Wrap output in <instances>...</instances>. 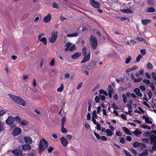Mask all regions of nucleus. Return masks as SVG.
<instances>
[{
    "mask_svg": "<svg viewBox=\"0 0 156 156\" xmlns=\"http://www.w3.org/2000/svg\"><path fill=\"white\" fill-rule=\"evenodd\" d=\"M58 31L53 30L51 33V36L56 40L58 37Z\"/></svg>",
    "mask_w": 156,
    "mask_h": 156,
    "instance_id": "nucleus-19",
    "label": "nucleus"
},
{
    "mask_svg": "<svg viewBox=\"0 0 156 156\" xmlns=\"http://www.w3.org/2000/svg\"><path fill=\"white\" fill-rule=\"evenodd\" d=\"M141 58V56L140 55H139L137 57L136 59V62H139L140 59V58Z\"/></svg>",
    "mask_w": 156,
    "mask_h": 156,
    "instance_id": "nucleus-60",
    "label": "nucleus"
},
{
    "mask_svg": "<svg viewBox=\"0 0 156 156\" xmlns=\"http://www.w3.org/2000/svg\"><path fill=\"white\" fill-rule=\"evenodd\" d=\"M131 58H132L130 56H129L126 59V63L127 64H128L131 60Z\"/></svg>",
    "mask_w": 156,
    "mask_h": 156,
    "instance_id": "nucleus-43",
    "label": "nucleus"
},
{
    "mask_svg": "<svg viewBox=\"0 0 156 156\" xmlns=\"http://www.w3.org/2000/svg\"><path fill=\"white\" fill-rule=\"evenodd\" d=\"M99 93H100V94H103V95H105V96H107L108 95V93H107L104 90H102V89H101L99 90Z\"/></svg>",
    "mask_w": 156,
    "mask_h": 156,
    "instance_id": "nucleus-33",
    "label": "nucleus"
},
{
    "mask_svg": "<svg viewBox=\"0 0 156 156\" xmlns=\"http://www.w3.org/2000/svg\"><path fill=\"white\" fill-rule=\"evenodd\" d=\"M142 132L139 129H136L133 132V133L136 136H138L141 134Z\"/></svg>",
    "mask_w": 156,
    "mask_h": 156,
    "instance_id": "nucleus-21",
    "label": "nucleus"
},
{
    "mask_svg": "<svg viewBox=\"0 0 156 156\" xmlns=\"http://www.w3.org/2000/svg\"><path fill=\"white\" fill-rule=\"evenodd\" d=\"M8 95L15 102L23 106H25L26 103L25 101L20 97L13 95L11 94H9Z\"/></svg>",
    "mask_w": 156,
    "mask_h": 156,
    "instance_id": "nucleus-1",
    "label": "nucleus"
},
{
    "mask_svg": "<svg viewBox=\"0 0 156 156\" xmlns=\"http://www.w3.org/2000/svg\"><path fill=\"white\" fill-rule=\"evenodd\" d=\"M98 95L100 98L103 101L105 99V96H104L103 95H102L101 94H99Z\"/></svg>",
    "mask_w": 156,
    "mask_h": 156,
    "instance_id": "nucleus-54",
    "label": "nucleus"
},
{
    "mask_svg": "<svg viewBox=\"0 0 156 156\" xmlns=\"http://www.w3.org/2000/svg\"><path fill=\"white\" fill-rule=\"evenodd\" d=\"M92 115H93V116H92V117L96 118H97L98 116L96 114V110H94L93 111V112H92Z\"/></svg>",
    "mask_w": 156,
    "mask_h": 156,
    "instance_id": "nucleus-49",
    "label": "nucleus"
},
{
    "mask_svg": "<svg viewBox=\"0 0 156 156\" xmlns=\"http://www.w3.org/2000/svg\"><path fill=\"white\" fill-rule=\"evenodd\" d=\"M122 97L124 102V103H126L127 101V98L126 95L124 94H122Z\"/></svg>",
    "mask_w": 156,
    "mask_h": 156,
    "instance_id": "nucleus-35",
    "label": "nucleus"
},
{
    "mask_svg": "<svg viewBox=\"0 0 156 156\" xmlns=\"http://www.w3.org/2000/svg\"><path fill=\"white\" fill-rule=\"evenodd\" d=\"M72 45V43H67L65 45V47H66L65 49V51H69V48L70 46Z\"/></svg>",
    "mask_w": 156,
    "mask_h": 156,
    "instance_id": "nucleus-28",
    "label": "nucleus"
},
{
    "mask_svg": "<svg viewBox=\"0 0 156 156\" xmlns=\"http://www.w3.org/2000/svg\"><path fill=\"white\" fill-rule=\"evenodd\" d=\"M90 3L94 8L98 9L100 8V3L94 0H90Z\"/></svg>",
    "mask_w": 156,
    "mask_h": 156,
    "instance_id": "nucleus-8",
    "label": "nucleus"
},
{
    "mask_svg": "<svg viewBox=\"0 0 156 156\" xmlns=\"http://www.w3.org/2000/svg\"><path fill=\"white\" fill-rule=\"evenodd\" d=\"M142 117L143 119H145V122L148 124H152V122L150 120L149 118L145 116H143Z\"/></svg>",
    "mask_w": 156,
    "mask_h": 156,
    "instance_id": "nucleus-18",
    "label": "nucleus"
},
{
    "mask_svg": "<svg viewBox=\"0 0 156 156\" xmlns=\"http://www.w3.org/2000/svg\"><path fill=\"white\" fill-rule=\"evenodd\" d=\"M147 68L148 69H151L153 68V65L150 63H147Z\"/></svg>",
    "mask_w": 156,
    "mask_h": 156,
    "instance_id": "nucleus-36",
    "label": "nucleus"
},
{
    "mask_svg": "<svg viewBox=\"0 0 156 156\" xmlns=\"http://www.w3.org/2000/svg\"><path fill=\"white\" fill-rule=\"evenodd\" d=\"M126 140L128 141H130L132 140L131 137L129 136H127L126 138Z\"/></svg>",
    "mask_w": 156,
    "mask_h": 156,
    "instance_id": "nucleus-64",
    "label": "nucleus"
},
{
    "mask_svg": "<svg viewBox=\"0 0 156 156\" xmlns=\"http://www.w3.org/2000/svg\"><path fill=\"white\" fill-rule=\"evenodd\" d=\"M7 112L6 110H2L0 111V116H2L5 114Z\"/></svg>",
    "mask_w": 156,
    "mask_h": 156,
    "instance_id": "nucleus-40",
    "label": "nucleus"
},
{
    "mask_svg": "<svg viewBox=\"0 0 156 156\" xmlns=\"http://www.w3.org/2000/svg\"><path fill=\"white\" fill-rule=\"evenodd\" d=\"M140 53L142 55H144L146 54V52L145 49H143L140 50Z\"/></svg>",
    "mask_w": 156,
    "mask_h": 156,
    "instance_id": "nucleus-62",
    "label": "nucleus"
},
{
    "mask_svg": "<svg viewBox=\"0 0 156 156\" xmlns=\"http://www.w3.org/2000/svg\"><path fill=\"white\" fill-rule=\"evenodd\" d=\"M64 87L63 84V83H62L60 87L58 88L57 89V91L59 92H62L63 89Z\"/></svg>",
    "mask_w": 156,
    "mask_h": 156,
    "instance_id": "nucleus-31",
    "label": "nucleus"
},
{
    "mask_svg": "<svg viewBox=\"0 0 156 156\" xmlns=\"http://www.w3.org/2000/svg\"><path fill=\"white\" fill-rule=\"evenodd\" d=\"M94 135L98 139H101L100 136L98 134L94 132Z\"/></svg>",
    "mask_w": 156,
    "mask_h": 156,
    "instance_id": "nucleus-61",
    "label": "nucleus"
},
{
    "mask_svg": "<svg viewBox=\"0 0 156 156\" xmlns=\"http://www.w3.org/2000/svg\"><path fill=\"white\" fill-rule=\"evenodd\" d=\"M54 149V148L52 147H50L47 149L48 152L50 153Z\"/></svg>",
    "mask_w": 156,
    "mask_h": 156,
    "instance_id": "nucleus-57",
    "label": "nucleus"
},
{
    "mask_svg": "<svg viewBox=\"0 0 156 156\" xmlns=\"http://www.w3.org/2000/svg\"><path fill=\"white\" fill-rule=\"evenodd\" d=\"M12 153L16 155L21 154L23 153V151L22 150L18 149H16L13 150L12 151Z\"/></svg>",
    "mask_w": 156,
    "mask_h": 156,
    "instance_id": "nucleus-15",
    "label": "nucleus"
},
{
    "mask_svg": "<svg viewBox=\"0 0 156 156\" xmlns=\"http://www.w3.org/2000/svg\"><path fill=\"white\" fill-rule=\"evenodd\" d=\"M48 40L50 43H53L56 40L52 36L49 37L48 38Z\"/></svg>",
    "mask_w": 156,
    "mask_h": 156,
    "instance_id": "nucleus-30",
    "label": "nucleus"
},
{
    "mask_svg": "<svg viewBox=\"0 0 156 156\" xmlns=\"http://www.w3.org/2000/svg\"><path fill=\"white\" fill-rule=\"evenodd\" d=\"M61 142L64 147L66 146L68 143V142L64 137H62L60 139Z\"/></svg>",
    "mask_w": 156,
    "mask_h": 156,
    "instance_id": "nucleus-12",
    "label": "nucleus"
},
{
    "mask_svg": "<svg viewBox=\"0 0 156 156\" xmlns=\"http://www.w3.org/2000/svg\"><path fill=\"white\" fill-rule=\"evenodd\" d=\"M120 142L122 144H124L125 143L126 141L124 138H122L119 140Z\"/></svg>",
    "mask_w": 156,
    "mask_h": 156,
    "instance_id": "nucleus-59",
    "label": "nucleus"
},
{
    "mask_svg": "<svg viewBox=\"0 0 156 156\" xmlns=\"http://www.w3.org/2000/svg\"><path fill=\"white\" fill-rule=\"evenodd\" d=\"M52 7L54 8L55 9H58V6L57 4L55 2H54L53 3V4L52 5Z\"/></svg>",
    "mask_w": 156,
    "mask_h": 156,
    "instance_id": "nucleus-48",
    "label": "nucleus"
},
{
    "mask_svg": "<svg viewBox=\"0 0 156 156\" xmlns=\"http://www.w3.org/2000/svg\"><path fill=\"white\" fill-rule=\"evenodd\" d=\"M148 153L147 149L144 150L142 153L138 154V156H147Z\"/></svg>",
    "mask_w": 156,
    "mask_h": 156,
    "instance_id": "nucleus-20",
    "label": "nucleus"
},
{
    "mask_svg": "<svg viewBox=\"0 0 156 156\" xmlns=\"http://www.w3.org/2000/svg\"><path fill=\"white\" fill-rule=\"evenodd\" d=\"M81 55V53H76L71 56V58L72 59H76L77 58H78Z\"/></svg>",
    "mask_w": 156,
    "mask_h": 156,
    "instance_id": "nucleus-24",
    "label": "nucleus"
},
{
    "mask_svg": "<svg viewBox=\"0 0 156 156\" xmlns=\"http://www.w3.org/2000/svg\"><path fill=\"white\" fill-rule=\"evenodd\" d=\"M48 142L44 138H43L40 142L39 144L38 152L40 154H41L43 151L47 147Z\"/></svg>",
    "mask_w": 156,
    "mask_h": 156,
    "instance_id": "nucleus-2",
    "label": "nucleus"
},
{
    "mask_svg": "<svg viewBox=\"0 0 156 156\" xmlns=\"http://www.w3.org/2000/svg\"><path fill=\"white\" fill-rule=\"evenodd\" d=\"M113 132L110 129H108L106 130L105 133L107 135L109 136H111L113 135Z\"/></svg>",
    "mask_w": 156,
    "mask_h": 156,
    "instance_id": "nucleus-23",
    "label": "nucleus"
},
{
    "mask_svg": "<svg viewBox=\"0 0 156 156\" xmlns=\"http://www.w3.org/2000/svg\"><path fill=\"white\" fill-rule=\"evenodd\" d=\"M22 149L24 151H29L31 149V146L28 144H24L22 146Z\"/></svg>",
    "mask_w": 156,
    "mask_h": 156,
    "instance_id": "nucleus-16",
    "label": "nucleus"
},
{
    "mask_svg": "<svg viewBox=\"0 0 156 156\" xmlns=\"http://www.w3.org/2000/svg\"><path fill=\"white\" fill-rule=\"evenodd\" d=\"M151 76L153 79L156 81V73L154 72H153L151 73Z\"/></svg>",
    "mask_w": 156,
    "mask_h": 156,
    "instance_id": "nucleus-44",
    "label": "nucleus"
},
{
    "mask_svg": "<svg viewBox=\"0 0 156 156\" xmlns=\"http://www.w3.org/2000/svg\"><path fill=\"white\" fill-rule=\"evenodd\" d=\"M124 152L126 156H132L131 154L126 150H125Z\"/></svg>",
    "mask_w": 156,
    "mask_h": 156,
    "instance_id": "nucleus-50",
    "label": "nucleus"
},
{
    "mask_svg": "<svg viewBox=\"0 0 156 156\" xmlns=\"http://www.w3.org/2000/svg\"><path fill=\"white\" fill-rule=\"evenodd\" d=\"M66 121V117H64L62 119V126H64V125Z\"/></svg>",
    "mask_w": 156,
    "mask_h": 156,
    "instance_id": "nucleus-52",
    "label": "nucleus"
},
{
    "mask_svg": "<svg viewBox=\"0 0 156 156\" xmlns=\"http://www.w3.org/2000/svg\"><path fill=\"white\" fill-rule=\"evenodd\" d=\"M128 109L129 112H132V107L131 105L129 104H127L126 105Z\"/></svg>",
    "mask_w": 156,
    "mask_h": 156,
    "instance_id": "nucleus-38",
    "label": "nucleus"
},
{
    "mask_svg": "<svg viewBox=\"0 0 156 156\" xmlns=\"http://www.w3.org/2000/svg\"><path fill=\"white\" fill-rule=\"evenodd\" d=\"M147 95L149 99H151L152 97V93L151 90L148 92Z\"/></svg>",
    "mask_w": 156,
    "mask_h": 156,
    "instance_id": "nucleus-56",
    "label": "nucleus"
},
{
    "mask_svg": "<svg viewBox=\"0 0 156 156\" xmlns=\"http://www.w3.org/2000/svg\"><path fill=\"white\" fill-rule=\"evenodd\" d=\"M136 40L139 41H142L144 40V39L142 37H136Z\"/></svg>",
    "mask_w": 156,
    "mask_h": 156,
    "instance_id": "nucleus-58",
    "label": "nucleus"
},
{
    "mask_svg": "<svg viewBox=\"0 0 156 156\" xmlns=\"http://www.w3.org/2000/svg\"><path fill=\"white\" fill-rule=\"evenodd\" d=\"M89 69H88L87 67L86 66H82L81 68V72L83 73H85L87 75H89Z\"/></svg>",
    "mask_w": 156,
    "mask_h": 156,
    "instance_id": "nucleus-13",
    "label": "nucleus"
},
{
    "mask_svg": "<svg viewBox=\"0 0 156 156\" xmlns=\"http://www.w3.org/2000/svg\"><path fill=\"white\" fill-rule=\"evenodd\" d=\"M122 129L124 131L125 133L129 135H131L132 134L129 133V131L128 130V128L126 127H123Z\"/></svg>",
    "mask_w": 156,
    "mask_h": 156,
    "instance_id": "nucleus-32",
    "label": "nucleus"
},
{
    "mask_svg": "<svg viewBox=\"0 0 156 156\" xmlns=\"http://www.w3.org/2000/svg\"><path fill=\"white\" fill-rule=\"evenodd\" d=\"M148 4L150 5H154V0H147Z\"/></svg>",
    "mask_w": 156,
    "mask_h": 156,
    "instance_id": "nucleus-45",
    "label": "nucleus"
},
{
    "mask_svg": "<svg viewBox=\"0 0 156 156\" xmlns=\"http://www.w3.org/2000/svg\"><path fill=\"white\" fill-rule=\"evenodd\" d=\"M151 134V133L150 132H147L144 133V136H150Z\"/></svg>",
    "mask_w": 156,
    "mask_h": 156,
    "instance_id": "nucleus-53",
    "label": "nucleus"
},
{
    "mask_svg": "<svg viewBox=\"0 0 156 156\" xmlns=\"http://www.w3.org/2000/svg\"><path fill=\"white\" fill-rule=\"evenodd\" d=\"M15 119L16 121L17 122H18L19 124H20V121H21V119L18 116H16L14 118V119Z\"/></svg>",
    "mask_w": 156,
    "mask_h": 156,
    "instance_id": "nucleus-46",
    "label": "nucleus"
},
{
    "mask_svg": "<svg viewBox=\"0 0 156 156\" xmlns=\"http://www.w3.org/2000/svg\"><path fill=\"white\" fill-rule=\"evenodd\" d=\"M133 91L139 97H142V94L140 92V90L139 88H135L134 89Z\"/></svg>",
    "mask_w": 156,
    "mask_h": 156,
    "instance_id": "nucleus-14",
    "label": "nucleus"
},
{
    "mask_svg": "<svg viewBox=\"0 0 156 156\" xmlns=\"http://www.w3.org/2000/svg\"><path fill=\"white\" fill-rule=\"evenodd\" d=\"M14 118L12 116H10L6 121V123L9 125L12 124L14 122Z\"/></svg>",
    "mask_w": 156,
    "mask_h": 156,
    "instance_id": "nucleus-9",
    "label": "nucleus"
},
{
    "mask_svg": "<svg viewBox=\"0 0 156 156\" xmlns=\"http://www.w3.org/2000/svg\"><path fill=\"white\" fill-rule=\"evenodd\" d=\"M155 9L153 7L148 8L147 10V12L153 13L155 12Z\"/></svg>",
    "mask_w": 156,
    "mask_h": 156,
    "instance_id": "nucleus-27",
    "label": "nucleus"
},
{
    "mask_svg": "<svg viewBox=\"0 0 156 156\" xmlns=\"http://www.w3.org/2000/svg\"><path fill=\"white\" fill-rule=\"evenodd\" d=\"M95 101L96 103H98L100 101V98L99 97L96 96L95 98Z\"/></svg>",
    "mask_w": 156,
    "mask_h": 156,
    "instance_id": "nucleus-63",
    "label": "nucleus"
},
{
    "mask_svg": "<svg viewBox=\"0 0 156 156\" xmlns=\"http://www.w3.org/2000/svg\"><path fill=\"white\" fill-rule=\"evenodd\" d=\"M61 131L62 133H65L67 132V130L66 129L64 128V126H62Z\"/></svg>",
    "mask_w": 156,
    "mask_h": 156,
    "instance_id": "nucleus-47",
    "label": "nucleus"
},
{
    "mask_svg": "<svg viewBox=\"0 0 156 156\" xmlns=\"http://www.w3.org/2000/svg\"><path fill=\"white\" fill-rule=\"evenodd\" d=\"M142 140L144 142L146 143L149 142V140L148 138H145L142 139Z\"/></svg>",
    "mask_w": 156,
    "mask_h": 156,
    "instance_id": "nucleus-55",
    "label": "nucleus"
},
{
    "mask_svg": "<svg viewBox=\"0 0 156 156\" xmlns=\"http://www.w3.org/2000/svg\"><path fill=\"white\" fill-rule=\"evenodd\" d=\"M24 139L26 143L31 144L32 143V140L30 136H26L24 138Z\"/></svg>",
    "mask_w": 156,
    "mask_h": 156,
    "instance_id": "nucleus-17",
    "label": "nucleus"
},
{
    "mask_svg": "<svg viewBox=\"0 0 156 156\" xmlns=\"http://www.w3.org/2000/svg\"><path fill=\"white\" fill-rule=\"evenodd\" d=\"M141 127L142 128L145 129H147L148 130H149L151 129V128L150 126H147L146 124H143L142 126Z\"/></svg>",
    "mask_w": 156,
    "mask_h": 156,
    "instance_id": "nucleus-34",
    "label": "nucleus"
},
{
    "mask_svg": "<svg viewBox=\"0 0 156 156\" xmlns=\"http://www.w3.org/2000/svg\"><path fill=\"white\" fill-rule=\"evenodd\" d=\"M151 21V20L149 19L142 20L141 21V23L144 25H147L148 23H150Z\"/></svg>",
    "mask_w": 156,
    "mask_h": 156,
    "instance_id": "nucleus-25",
    "label": "nucleus"
},
{
    "mask_svg": "<svg viewBox=\"0 0 156 156\" xmlns=\"http://www.w3.org/2000/svg\"><path fill=\"white\" fill-rule=\"evenodd\" d=\"M28 122L25 120H21L20 124H21L22 125H26L27 124Z\"/></svg>",
    "mask_w": 156,
    "mask_h": 156,
    "instance_id": "nucleus-37",
    "label": "nucleus"
},
{
    "mask_svg": "<svg viewBox=\"0 0 156 156\" xmlns=\"http://www.w3.org/2000/svg\"><path fill=\"white\" fill-rule=\"evenodd\" d=\"M151 143L153 145L152 150L154 151L156 150V136L153 135L151 136L150 138Z\"/></svg>",
    "mask_w": 156,
    "mask_h": 156,
    "instance_id": "nucleus-5",
    "label": "nucleus"
},
{
    "mask_svg": "<svg viewBox=\"0 0 156 156\" xmlns=\"http://www.w3.org/2000/svg\"><path fill=\"white\" fill-rule=\"evenodd\" d=\"M76 48V46L75 44H74L72 45H71L69 49V51H72L73 50H75Z\"/></svg>",
    "mask_w": 156,
    "mask_h": 156,
    "instance_id": "nucleus-39",
    "label": "nucleus"
},
{
    "mask_svg": "<svg viewBox=\"0 0 156 156\" xmlns=\"http://www.w3.org/2000/svg\"><path fill=\"white\" fill-rule=\"evenodd\" d=\"M5 128L4 123L2 121L0 122V131H2Z\"/></svg>",
    "mask_w": 156,
    "mask_h": 156,
    "instance_id": "nucleus-29",
    "label": "nucleus"
},
{
    "mask_svg": "<svg viewBox=\"0 0 156 156\" xmlns=\"http://www.w3.org/2000/svg\"><path fill=\"white\" fill-rule=\"evenodd\" d=\"M108 88L109 89L108 91V95L109 98H111L112 96V94L114 93V91L111 85H109Z\"/></svg>",
    "mask_w": 156,
    "mask_h": 156,
    "instance_id": "nucleus-11",
    "label": "nucleus"
},
{
    "mask_svg": "<svg viewBox=\"0 0 156 156\" xmlns=\"http://www.w3.org/2000/svg\"><path fill=\"white\" fill-rule=\"evenodd\" d=\"M78 32H76L74 33H73L72 34H67V36L68 37H76L78 36Z\"/></svg>",
    "mask_w": 156,
    "mask_h": 156,
    "instance_id": "nucleus-26",
    "label": "nucleus"
},
{
    "mask_svg": "<svg viewBox=\"0 0 156 156\" xmlns=\"http://www.w3.org/2000/svg\"><path fill=\"white\" fill-rule=\"evenodd\" d=\"M40 41H42L44 44H47V39L46 38L44 37L41 38L40 40Z\"/></svg>",
    "mask_w": 156,
    "mask_h": 156,
    "instance_id": "nucleus-41",
    "label": "nucleus"
},
{
    "mask_svg": "<svg viewBox=\"0 0 156 156\" xmlns=\"http://www.w3.org/2000/svg\"><path fill=\"white\" fill-rule=\"evenodd\" d=\"M121 11L124 13H132L133 11L129 9H122Z\"/></svg>",
    "mask_w": 156,
    "mask_h": 156,
    "instance_id": "nucleus-22",
    "label": "nucleus"
},
{
    "mask_svg": "<svg viewBox=\"0 0 156 156\" xmlns=\"http://www.w3.org/2000/svg\"><path fill=\"white\" fill-rule=\"evenodd\" d=\"M139 146H140V143L137 142H134L133 144V146L134 148H136Z\"/></svg>",
    "mask_w": 156,
    "mask_h": 156,
    "instance_id": "nucleus-42",
    "label": "nucleus"
},
{
    "mask_svg": "<svg viewBox=\"0 0 156 156\" xmlns=\"http://www.w3.org/2000/svg\"><path fill=\"white\" fill-rule=\"evenodd\" d=\"M51 19V15L50 14H48L46 16L44 17L43 21L44 23H48L50 21Z\"/></svg>",
    "mask_w": 156,
    "mask_h": 156,
    "instance_id": "nucleus-10",
    "label": "nucleus"
},
{
    "mask_svg": "<svg viewBox=\"0 0 156 156\" xmlns=\"http://www.w3.org/2000/svg\"><path fill=\"white\" fill-rule=\"evenodd\" d=\"M90 41L92 48L94 49H95L98 45L96 38L94 36L91 35L90 37Z\"/></svg>",
    "mask_w": 156,
    "mask_h": 156,
    "instance_id": "nucleus-4",
    "label": "nucleus"
},
{
    "mask_svg": "<svg viewBox=\"0 0 156 156\" xmlns=\"http://www.w3.org/2000/svg\"><path fill=\"white\" fill-rule=\"evenodd\" d=\"M135 76L136 77L138 78H136L134 75L133 74H131V77L132 79L134 81L135 83L139 82L141 81L142 79L141 77H139L140 76V74L138 73H136L135 74Z\"/></svg>",
    "mask_w": 156,
    "mask_h": 156,
    "instance_id": "nucleus-6",
    "label": "nucleus"
},
{
    "mask_svg": "<svg viewBox=\"0 0 156 156\" xmlns=\"http://www.w3.org/2000/svg\"><path fill=\"white\" fill-rule=\"evenodd\" d=\"M22 130L20 128L16 127L13 129L12 133L13 136H16L20 134Z\"/></svg>",
    "mask_w": 156,
    "mask_h": 156,
    "instance_id": "nucleus-7",
    "label": "nucleus"
},
{
    "mask_svg": "<svg viewBox=\"0 0 156 156\" xmlns=\"http://www.w3.org/2000/svg\"><path fill=\"white\" fill-rule=\"evenodd\" d=\"M143 82L147 84H149L150 83V81L149 80L147 79H144Z\"/></svg>",
    "mask_w": 156,
    "mask_h": 156,
    "instance_id": "nucleus-51",
    "label": "nucleus"
},
{
    "mask_svg": "<svg viewBox=\"0 0 156 156\" xmlns=\"http://www.w3.org/2000/svg\"><path fill=\"white\" fill-rule=\"evenodd\" d=\"M82 53L83 56H84V58L81 62V63L85 62L89 60L90 56V52H89L88 55H87V48L85 47H84L82 49Z\"/></svg>",
    "mask_w": 156,
    "mask_h": 156,
    "instance_id": "nucleus-3",
    "label": "nucleus"
}]
</instances>
